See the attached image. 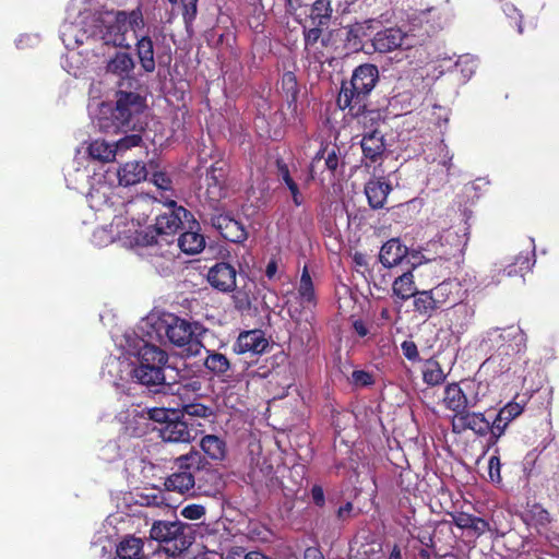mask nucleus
I'll list each match as a JSON object with an SVG mask.
<instances>
[{
	"label": "nucleus",
	"mask_w": 559,
	"mask_h": 559,
	"mask_svg": "<svg viewBox=\"0 0 559 559\" xmlns=\"http://www.w3.org/2000/svg\"><path fill=\"white\" fill-rule=\"evenodd\" d=\"M162 202L167 211L156 217L152 229L135 231L134 245L150 248L151 263L159 273L168 274L171 271L175 254L169 249H164L165 246H169V242L165 240V245H163L164 239L158 240L157 237L175 234L181 227L183 221L191 217V214L183 206L177 205L176 201L171 199L166 198Z\"/></svg>",
	"instance_id": "nucleus-1"
},
{
	"label": "nucleus",
	"mask_w": 559,
	"mask_h": 559,
	"mask_svg": "<svg viewBox=\"0 0 559 559\" xmlns=\"http://www.w3.org/2000/svg\"><path fill=\"white\" fill-rule=\"evenodd\" d=\"M129 354L138 358V365L132 369V377L147 388L163 386L171 390L176 377H167V370H174L168 365V353L144 340L135 338L129 345Z\"/></svg>",
	"instance_id": "nucleus-2"
},
{
	"label": "nucleus",
	"mask_w": 559,
	"mask_h": 559,
	"mask_svg": "<svg viewBox=\"0 0 559 559\" xmlns=\"http://www.w3.org/2000/svg\"><path fill=\"white\" fill-rule=\"evenodd\" d=\"M379 79L378 68L373 64H361L355 69L349 82H343L337 97L341 109H348L349 114L359 118L361 124L379 120V111L367 110L366 99L374 88Z\"/></svg>",
	"instance_id": "nucleus-3"
},
{
	"label": "nucleus",
	"mask_w": 559,
	"mask_h": 559,
	"mask_svg": "<svg viewBox=\"0 0 559 559\" xmlns=\"http://www.w3.org/2000/svg\"><path fill=\"white\" fill-rule=\"evenodd\" d=\"M146 108L145 99L138 93L119 91L117 93L116 107L110 116L103 115L98 118L97 126L106 133L119 131H142L145 122L143 120Z\"/></svg>",
	"instance_id": "nucleus-4"
},
{
	"label": "nucleus",
	"mask_w": 559,
	"mask_h": 559,
	"mask_svg": "<svg viewBox=\"0 0 559 559\" xmlns=\"http://www.w3.org/2000/svg\"><path fill=\"white\" fill-rule=\"evenodd\" d=\"M157 330L164 332L168 342L179 348H185L187 357L200 355L202 337L206 329L199 322H190L173 313H164L157 321Z\"/></svg>",
	"instance_id": "nucleus-5"
},
{
	"label": "nucleus",
	"mask_w": 559,
	"mask_h": 559,
	"mask_svg": "<svg viewBox=\"0 0 559 559\" xmlns=\"http://www.w3.org/2000/svg\"><path fill=\"white\" fill-rule=\"evenodd\" d=\"M150 537L156 540L168 556L175 557L193 544L194 530L190 524L179 520H159L152 524Z\"/></svg>",
	"instance_id": "nucleus-6"
},
{
	"label": "nucleus",
	"mask_w": 559,
	"mask_h": 559,
	"mask_svg": "<svg viewBox=\"0 0 559 559\" xmlns=\"http://www.w3.org/2000/svg\"><path fill=\"white\" fill-rule=\"evenodd\" d=\"M177 472L169 475L164 483L168 491L189 493L194 489L197 473L205 469L209 465L202 453L195 449L179 455L174 460Z\"/></svg>",
	"instance_id": "nucleus-7"
},
{
	"label": "nucleus",
	"mask_w": 559,
	"mask_h": 559,
	"mask_svg": "<svg viewBox=\"0 0 559 559\" xmlns=\"http://www.w3.org/2000/svg\"><path fill=\"white\" fill-rule=\"evenodd\" d=\"M142 138L139 133L127 135L116 143H108L104 140H95L87 147L88 155L92 159L110 163L114 162L119 152L139 146Z\"/></svg>",
	"instance_id": "nucleus-8"
},
{
	"label": "nucleus",
	"mask_w": 559,
	"mask_h": 559,
	"mask_svg": "<svg viewBox=\"0 0 559 559\" xmlns=\"http://www.w3.org/2000/svg\"><path fill=\"white\" fill-rule=\"evenodd\" d=\"M102 39L106 45L123 47L126 44L127 26H124V11L107 12L102 17Z\"/></svg>",
	"instance_id": "nucleus-9"
},
{
	"label": "nucleus",
	"mask_w": 559,
	"mask_h": 559,
	"mask_svg": "<svg viewBox=\"0 0 559 559\" xmlns=\"http://www.w3.org/2000/svg\"><path fill=\"white\" fill-rule=\"evenodd\" d=\"M381 117L379 120L373 122L369 121L365 128V134L361 139V150L365 159H369L371 163L379 162L385 151L384 135L379 131L378 126L381 123Z\"/></svg>",
	"instance_id": "nucleus-10"
},
{
	"label": "nucleus",
	"mask_w": 559,
	"mask_h": 559,
	"mask_svg": "<svg viewBox=\"0 0 559 559\" xmlns=\"http://www.w3.org/2000/svg\"><path fill=\"white\" fill-rule=\"evenodd\" d=\"M452 431L461 435L466 430H472L477 436L484 437L489 433V420L483 413L464 412L463 414L454 415L451 420Z\"/></svg>",
	"instance_id": "nucleus-11"
},
{
	"label": "nucleus",
	"mask_w": 559,
	"mask_h": 559,
	"mask_svg": "<svg viewBox=\"0 0 559 559\" xmlns=\"http://www.w3.org/2000/svg\"><path fill=\"white\" fill-rule=\"evenodd\" d=\"M409 36L399 27H389L376 33L372 46L379 52H390L397 48L411 47Z\"/></svg>",
	"instance_id": "nucleus-12"
},
{
	"label": "nucleus",
	"mask_w": 559,
	"mask_h": 559,
	"mask_svg": "<svg viewBox=\"0 0 559 559\" xmlns=\"http://www.w3.org/2000/svg\"><path fill=\"white\" fill-rule=\"evenodd\" d=\"M211 225L219 231L222 237L231 242H242L247 239L245 227L227 214H215L210 218Z\"/></svg>",
	"instance_id": "nucleus-13"
},
{
	"label": "nucleus",
	"mask_w": 559,
	"mask_h": 559,
	"mask_svg": "<svg viewBox=\"0 0 559 559\" xmlns=\"http://www.w3.org/2000/svg\"><path fill=\"white\" fill-rule=\"evenodd\" d=\"M236 270L233 265L218 262L207 273V281L211 286L219 292H233L236 287Z\"/></svg>",
	"instance_id": "nucleus-14"
},
{
	"label": "nucleus",
	"mask_w": 559,
	"mask_h": 559,
	"mask_svg": "<svg viewBox=\"0 0 559 559\" xmlns=\"http://www.w3.org/2000/svg\"><path fill=\"white\" fill-rule=\"evenodd\" d=\"M477 402V397H468L457 383H451L444 388L443 404L454 415L463 414L467 408L475 407Z\"/></svg>",
	"instance_id": "nucleus-15"
},
{
	"label": "nucleus",
	"mask_w": 559,
	"mask_h": 559,
	"mask_svg": "<svg viewBox=\"0 0 559 559\" xmlns=\"http://www.w3.org/2000/svg\"><path fill=\"white\" fill-rule=\"evenodd\" d=\"M157 430L162 440L168 443H190L195 438L194 430L179 419H171Z\"/></svg>",
	"instance_id": "nucleus-16"
},
{
	"label": "nucleus",
	"mask_w": 559,
	"mask_h": 559,
	"mask_svg": "<svg viewBox=\"0 0 559 559\" xmlns=\"http://www.w3.org/2000/svg\"><path fill=\"white\" fill-rule=\"evenodd\" d=\"M157 199L148 195H136L124 203L126 215L136 225L146 223L153 212V204Z\"/></svg>",
	"instance_id": "nucleus-17"
},
{
	"label": "nucleus",
	"mask_w": 559,
	"mask_h": 559,
	"mask_svg": "<svg viewBox=\"0 0 559 559\" xmlns=\"http://www.w3.org/2000/svg\"><path fill=\"white\" fill-rule=\"evenodd\" d=\"M267 346L269 342L262 331L251 330L240 333L234 348L238 354H262Z\"/></svg>",
	"instance_id": "nucleus-18"
},
{
	"label": "nucleus",
	"mask_w": 559,
	"mask_h": 559,
	"mask_svg": "<svg viewBox=\"0 0 559 559\" xmlns=\"http://www.w3.org/2000/svg\"><path fill=\"white\" fill-rule=\"evenodd\" d=\"M474 314V308L463 302L454 305L445 313L450 322V329L455 333H463L471 324Z\"/></svg>",
	"instance_id": "nucleus-19"
},
{
	"label": "nucleus",
	"mask_w": 559,
	"mask_h": 559,
	"mask_svg": "<svg viewBox=\"0 0 559 559\" xmlns=\"http://www.w3.org/2000/svg\"><path fill=\"white\" fill-rule=\"evenodd\" d=\"M135 62L131 53L117 51L110 57L106 64L107 73L114 74L121 80L132 78Z\"/></svg>",
	"instance_id": "nucleus-20"
},
{
	"label": "nucleus",
	"mask_w": 559,
	"mask_h": 559,
	"mask_svg": "<svg viewBox=\"0 0 559 559\" xmlns=\"http://www.w3.org/2000/svg\"><path fill=\"white\" fill-rule=\"evenodd\" d=\"M135 50L141 68L146 73L154 72L156 69V61L152 37L148 35H136Z\"/></svg>",
	"instance_id": "nucleus-21"
},
{
	"label": "nucleus",
	"mask_w": 559,
	"mask_h": 559,
	"mask_svg": "<svg viewBox=\"0 0 559 559\" xmlns=\"http://www.w3.org/2000/svg\"><path fill=\"white\" fill-rule=\"evenodd\" d=\"M390 191L391 186L380 178L370 179L365 185V194L370 207L373 210H379L384 206Z\"/></svg>",
	"instance_id": "nucleus-22"
},
{
	"label": "nucleus",
	"mask_w": 559,
	"mask_h": 559,
	"mask_svg": "<svg viewBox=\"0 0 559 559\" xmlns=\"http://www.w3.org/2000/svg\"><path fill=\"white\" fill-rule=\"evenodd\" d=\"M117 175L119 185L123 187H129L146 179L147 170L144 163L132 160L123 164L118 169Z\"/></svg>",
	"instance_id": "nucleus-23"
},
{
	"label": "nucleus",
	"mask_w": 559,
	"mask_h": 559,
	"mask_svg": "<svg viewBox=\"0 0 559 559\" xmlns=\"http://www.w3.org/2000/svg\"><path fill=\"white\" fill-rule=\"evenodd\" d=\"M407 255V248L399 239H390L380 250L379 260L385 267L400 264Z\"/></svg>",
	"instance_id": "nucleus-24"
},
{
	"label": "nucleus",
	"mask_w": 559,
	"mask_h": 559,
	"mask_svg": "<svg viewBox=\"0 0 559 559\" xmlns=\"http://www.w3.org/2000/svg\"><path fill=\"white\" fill-rule=\"evenodd\" d=\"M118 559H144L143 542L134 536L124 537L117 546Z\"/></svg>",
	"instance_id": "nucleus-25"
},
{
	"label": "nucleus",
	"mask_w": 559,
	"mask_h": 559,
	"mask_svg": "<svg viewBox=\"0 0 559 559\" xmlns=\"http://www.w3.org/2000/svg\"><path fill=\"white\" fill-rule=\"evenodd\" d=\"M206 358L204 359V367L211 373L216 377L226 376L230 370V361L229 359L222 353H218L213 349H205Z\"/></svg>",
	"instance_id": "nucleus-26"
},
{
	"label": "nucleus",
	"mask_w": 559,
	"mask_h": 559,
	"mask_svg": "<svg viewBox=\"0 0 559 559\" xmlns=\"http://www.w3.org/2000/svg\"><path fill=\"white\" fill-rule=\"evenodd\" d=\"M393 295L401 300H408L417 290L414 283V276L411 271L397 276L392 285Z\"/></svg>",
	"instance_id": "nucleus-27"
},
{
	"label": "nucleus",
	"mask_w": 559,
	"mask_h": 559,
	"mask_svg": "<svg viewBox=\"0 0 559 559\" xmlns=\"http://www.w3.org/2000/svg\"><path fill=\"white\" fill-rule=\"evenodd\" d=\"M300 304L304 307L314 306L317 297L314 293L313 282L309 274L308 267L305 266L301 272L299 286L297 288Z\"/></svg>",
	"instance_id": "nucleus-28"
},
{
	"label": "nucleus",
	"mask_w": 559,
	"mask_h": 559,
	"mask_svg": "<svg viewBox=\"0 0 559 559\" xmlns=\"http://www.w3.org/2000/svg\"><path fill=\"white\" fill-rule=\"evenodd\" d=\"M202 451L212 460L221 461L226 455L225 442L215 435H206L201 439Z\"/></svg>",
	"instance_id": "nucleus-29"
},
{
	"label": "nucleus",
	"mask_w": 559,
	"mask_h": 559,
	"mask_svg": "<svg viewBox=\"0 0 559 559\" xmlns=\"http://www.w3.org/2000/svg\"><path fill=\"white\" fill-rule=\"evenodd\" d=\"M121 224V218H116L108 227H102L94 231L93 237L94 241L98 246H106L115 240H122L124 238H129L130 236L126 235V231H115L114 227L118 228Z\"/></svg>",
	"instance_id": "nucleus-30"
},
{
	"label": "nucleus",
	"mask_w": 559,
	"mask_h": 559,
	"mask_svg": "<svg viewBox=\"0 0 559 559\" xmlns=\"http://www.w3.org/2000/svg\"><path fill=\"white\" fill-rule=\"evenodd\" d=\"M178 247L187 254H197L205 247V239L197 231H186L179 236Z\"/></svg>",
	"instance_id": "nucleus-31"
},
{
	"label": "nucleus",
	"mask_w": 559,
	"mask_h": 559,
	"mask_svg": "<svg viewBox=\"0 0 559 559\" xmlns=\"http://www.w3.org/2000/svg\"><path fill=\"white\" fill-rule=\"evenodd\" d=\"M414 309L419 314L430 318L438 307V300L436 301L430 290L417 292L414 296Z\"/></svg>",
	"instance_id": "nucleus-32"
},
{
	"label": "nucleus",
	"mask_w": 559,
	"mask_h": 559,
	"mask_svg": "<svg viewBox=\"0 0 559 559\" xmlns=\"http://www.w3.org/2000/svg\"><path fill=\"white\" fill-rule=\"evenodd\" d=\"M488 340L493 342L496 341L498 343L499 340L502 342H508L511 340H516L519 343H516V346H520L524 340L525 336L520 328L510 326L504 330H500L499 328L490 329L487 332Z\"/></svg>",
	"instance_id": "nucleus-33"
},
{
	"label": "nucleus",
	"mask_w": 559,
	"mask_h": 559,
	"mask_svg": "<svg viewBox=\"0 0 559 559\" xmlns=\"http://www.w3.org/2000/svg\"><path fill=\"white\" fill-rule=\"evenodd\" d=\"M277 171H278V177L282 179V181L286 185V187L290 191L293 202L295 203L296 206H300L304 202V198L299 191L298 185L290 177L289 169H288L287 165L281 160H277Z\"/></svg>",
	"instance_id": "nucleus-34"
},
{
	"label": "nucleus",
	"mask_w": 559,
	"mask_h": 559,
	"mask_svg": "<svg viewBox=\"0 0 559 559\" xmlns=\"http://www.w3.org/2000/svg\"><path fill=\"white\" fill-rule=\"evenodd\" d=\"M424 382L428 385H439L444 382L445 374L437 360L429 359L423 369Z\"/></svg>",
	"instance_id": "nucleus-35"
},
{
	"label": "nucleus",
	"mask_w": 559,
	"mask_h": 559,
	"mask_svg": "<svg viewBox=\"0 0 559 559\" xmlns=\"http://www.w3.org/2000/svg\"><path fill=\"white\" fill-rule=\"evenodd\" d=\"M332 16L331 3L328 0H317L311 9L310 17L318 26L328 25Z\"/></svg>",
	"instance_id": "nucleus-36"
},
{
	"label": "nucleus",
	"mask_w": 559,
	"mask_h": 559,
	"mask_svg": "<svg viewBox=\"0 0 559 559\" xmlns=\"http://www.w3.org/2000/svg\"><path fill=\"white\" fill-rule=\"evenodd\" d=\"M325 150H320L316 156L313 157L311 165H310V171L313 173L317 168L318 164L324 159L325 167L334 171L337 168L338 165V157L336 155V152L334 148L331 150V152L328 153L326 156H324Z\"/></svg>",
	"instance_id": "nucleus-37"
},
{
	"label": "nucleus",
	"mask_w": 559,
	"mask_h": 559,
	"mask_svg": "<svg viewBox=\"0 0 559 559\" xmlns=\"http://www.w3.org/2000/svg\"><path fill=\"white\" fill-rule=\"evenodd\" d=\"M523 412V406L515 402L508 403L504 407H502L497 416L499 417V421L511 423L514 418L521 415Z\"/></svg>",
	"instance_id": "nucleus-38"
},
{
	"label": "nucleus",
	"mask_w": 559,
	"mask_h": 559,
	"mask_svg": "<svg viewBox=\"0 0 559 559\" xmlns=\"http://www.w3.org/2000/svg\"><path fill=\"white\" fill-rule=\"evenodd\" d=\"M532 264L533 262L532 259L530 258V254L521 253L520 255L516 257L514 264L508 267V275L512 276L519 273L523 274L524 272L530 271Z\"/></svg>",
	"instance_id": "nucleus-39"
},
{
	"label": "nucleus",
	"mask_w": 559,
	"mask_h": 559,
	"mask_svg": "<svg viewBox=\"0 0 559 559\" xmlns=\"http://www.w3.org/2000/svg\"><path fill=\"white\" fill-rule=\"evenodd\" d=\"M124 26L130 27L135 36L136 32L144 27V19L140 9L132 10L130 12L124 11Z\"/></svg>",
	"instance_id": "nucleus-40"
},
{
	"label": "nucleus",
	"mask_w": 559,
	"mask_h": 559,
	"mask_svg": "<svg viewBox=\"0 0 559 559\" xmlns=\"http://www.w3.org/2000/svg\"><path fill=\"white\" fill-rule=\"evenodd\" d=\"M199 0H180L182 7V17L187 28H189L198 14Z\"/></svg>",
	"instance_id": "nucleus-41"
},
{
	"label": "nucleus",
	"mask_w": 559,
	"mask_h": 559,
	"mask_svg": "<svg viewBox=\"0 0 559 559\" xmlns=\"http://www.w3.org/2000/svg\"><path fill=\"white\" fill-rule=\"evenodd\" d=\"M183 412L193 417H200V418H206L210 417L213 412L210 407L200 404V403H192V404H186L183 405Z\"/></svg>",
	"instance_id": "nucleus-42"
},
{
	"label": "nucleus",
	"mask_w": 559,
	"mask_h": 559,
	"mask_svg": "<svg viewBox=\"0 0 559 559\" xmlns=\"http://www.w3.org/2000/svg\"><path fill=\"white\" fill-rule=\"evenodd\" d=\"M451 283L443 282L430 290L435 300H438L439 308L448 301L449 295L451 294Z\"/></svg>",
	"instance_id": "nucleus-43"
},
{
	"label": "nucleus",
	"mask_w": 559,
	"mask_h": 559,
	"mask_svg": "<svg viewBox=\"0 0 559 559\" xmlns=\"http://www.w3.org/2000/svg\"><path fill=\"white\" fill-rule=\"evenodd\" d=\"M509 423L499 421V417L496 416L493 421H489V443L495 444L499 438L504 433Z\"/></svg>",
	"instance_id": "nucleus-44"
},
{
	"label": "nucleus",
	"mask_w": 559,
	"mask_h": 559,
	"mask_svg": "<svg viewBox=\"0 0 559 559\" xmlns=\"http://www.w3.org/2000/svg\"><path fill=\"white\" fill-rule=\"evenodd\" d=\"M180 514L188 520H199L205 514V508L202 504H188Z\"/></svg>",
	"instance_id": "nucleus-45"
},
{
	"label": "nucleus",
	"mask_w": 559,
	"mask_h": 559,
	"mask_svg": "<svg viewBox=\"0 0 559 559\" xmlns=\"http://www.w3.org/2000/svg\"><path fill=\"white\" fill-rule=\"evenodd\" d=\"M488 469H489V478L492 483H500L501 481V463L499 457L491 456L488 462Z\"/></svg>",
	"instance_id": "nucleus-46"
},
{
	"label": "nucleus",
	"mask_w": 559,
	"mask_h": 559,
	"mask_svg": "<svg viewBox=\"0 0 559 559\" xmlns=\"http://www.w3.org/2000/svg\"><path fill=\"white\" fill-rule=\"evenodd\" d=\"M401 348L403 355L411 361H416L419 359V353L417 345L413 341H404L401 344Z\"/></svg>",
	"instance_id": "nucleus-47"
},
{
	"label": "nucleus",
	"mask_w": 559,
	"mask_h": 559,
	"mask_svg": "<svg viewBox=\"0 0 559 559\" xmlns=\"http://www.w3.org/2000/svg\"><path fill=\"white\" fill-rule=\"evenodd\" d=\"M150 418L156 423H159L160 426L169 423L171 419L169 418L170 412L166 408H152L148 412Z\"/></svg>",
	"instance_id": "nucleus-48"
},
{
	"label": "nucleus",
	"mask_w": 559,
	"mask_h": 559,
	"mask_svg": "<svg viewBox=\"0 0 559 559\" xmlns=\"http://www.w3.org/2000/svg\"><path fill=\"white\" fill-rule=\"evenodd\" d=\"M176 384H178V381L176 382ZM180 388L187 389L193 393H200L203 388V382L198 378L187 379L183 382L179 383L177 392L180 391Z\"/></svg>",
	"instance_id": "nucleus-49"
},
{
	"label": "nucleus",
	"mask_w": 559,
	"mask_h": 559,
	"mask_svg": "<svg viewBox=\"0 0 559 559\" xmlns=\"http://www.w3.org/2000/svg\"><path fill=\"white\" fill-rule=\"evenodd\" d=\"M152 182L160 190L167 191L171 189V180L164 173H155Z\"/></svg>",
	"instance_id": "nucleus-50"
},
{
	"label": "nucleus",
	"mask_w": 559,
	"mask_h": 559,
	"mask_svg": "<svg viewBox=\"0 0 559 559\" xmlns=\"http://www.w3.org/2000/svg\"><path fill=\"white\" fill-rule=\"evenodd\" d=\"M283 86L292 93L293 98L296 97L297 94V82L294 73L287 72L283 75L282 80Z\"/></svg>",
	"instance_id": "nucleus-51"
},
{
	"label": "nucleus",
	"mask_w": 559,
	"mask_h": 559,
	"mask_svg": "<svg viewBox=\"0 0 559 559\" xmlns=\"http://www.w3.org/2000/svg\"><path fill=\"white\" fill-rule=\"evenodd\" d=\"M352 379L356 385H361V386L371 384V382H372L371 376L364 370H355L352 373Z\"/></svg>",
	"instance_id": "nucleus-52"
},
{
	"label": "nucleus",
	"mask_w": 559,
	"mask_h": 559,
	"mask_svg": "<svg viewBox=\"0 0 559 559\" xmlns=\"http://www.w3.org/2000/svg\"><path fill=\"white\" fill-rule=\"evenodd\" d=\"M472 514L461 512L453 516L454 524L460 528H468L473 523Z\"/></svg>",
	"instance_id": "nucleus-53"
},
{
	"label": "nucleus",
	"mask_w": 559,
	"mask_h": 559,
	"mask_svg": "<svg viewBox=\"0 0 559 559\" xmlns=\"http://www.w3.org/2000/svg\"><path fill=\"white\" fill-rule=\"evenodd\" d=\"M321 34H322V31H321L320 26H318V25L316 27H312L309 31H307L305 33L306 48L314 45L319 40Z\"/></svg>",
	"instance_id": "nucleus-54"
},
{
	"label": "nucleus",
	"mask_w": 559,
	"mask_h": 559,
	"mask_svg": "<svg viewBox=\"0 0 559 559\" xmlns=\"http://www.w3.org/2000/svg\"><path fill=\"white\" fill-rule=\"evenodd\" d=\"M90 199H91L93 206L100 205V202H99L100 199H104L105 204H107V203H110V205L112 204V202H110V198L107 195L106 191H102L100 189L93 190L90 193Z\"/></svg>",
	"instance_id": "nucleus-55"
},
{
	"label": "nucleus",
	"mask_w": 559,
	"mask_h": 559,
	"mask_svg": "<svg viewBox=\"0 0 559 559\" xmlns=\"http://www.w3.org/2000/svg\"><path fill=\"white\" fill-rule=\"evenodd\" d=\"M439 152H440V154H442V159L440 160V164L442 166H444L447 168V170L449 171L451 168V165H452L451 162H452L453 155L450 154L448 146L443 143H440Z\"/></svg>",
	"instance_id": "nucleus-56"
},
{
	"label": "nucleus",
	"mask_w": 559,
	"mask_h": 559,
	"mask_svg": "<svg viewBox=\"0 0 559 559\" xmlns=\"http://www.w3.org/2000/svg\"><path fill=\"white\" fill-rule=\"evenodd\" d=\"M311 498L317 506L322 507L324 504V492L321 486L314 485L311 488Z\"/></svg>",
	"instance_id": "nucleus-57"
},
{
	"label": "nucleus",
	"mask_w": 559,
	"mask_h": 559,
	"mask_svg": "<svg viewBox=\"0 0 559 559\" xmlns=\"http://www.w3.org/2000/svg\"><path fill=\"white\" fill-rule=\"evenodd\" d=\"M468 528L473 530L477 535H480L487 531L488 523L480 518L473 516V523Z\"/></svg>",
	"instance_id": "nucleus-58"
},
{
	"label": "nucleus",
	"mask_w": 559,
	"mask_h": 559,
	"mask_svg": "<svg viewBox=\"0 0 559 559\" xmlns=\"http://www.w3.org/2000/svg\"><path fill=\"white\" fill-rule=\"evenodd\" d=\"M353 511V503L347 502L344 506L340 507L337 510V518L342 521H346L350 518Z\"/></svg>",
	"instance_id": "nucleus-59"
},
{
	"label": "nucleus",
	"mask_w": 559,
	"mask_h": 559,
	"mask_svg": "<svg viewBox=\"0 0 559 559\" xmlns=\"http://www.w3.org/2000/svg\"><path fill=\"white\" fill-rule=\"evenodd\" d=\"M304 559H324L319 548L309 547L305 550Z\"/></svg>",
	"instance_id": "nucleus-60"
},
{
	"label": "nucleus",
	"mask_w": 559,
	"mask_h": 559,
	"mask_svg": "<svg viewBox=\"0 0 559 559\" xmlns=\"http://www.w3.org/2000/svg\"><path fill=\"white\" fill-rule=\"evenodd\" d=\"M277 272V263L275 261H270L265 269V275L267 278L272 280Z\"/></svg>",
	"instance_id": "nucleus-61"
},
{
	"label": "nucleus",
	"mask_w": 559,
	"mask_h": 559,
	"mask_svg": "<svg viewBox=\"0 0 559 559\" xmlns=\"http://www.w3.org/2000/svg\"><path fill=\"white\" fill-rule=\"evenodd\" d=\"M354 328H355V331L360 335V336H365L367 334V329L365 326V324L361 322V321H356L354 323Z\"/></svg>",
	"instance_id": "nucleus-62"
},
{
	"label": "nucleus",
	"mask_w": 559,
	"mask_h": 559,
	"mask_svg": "<svg viewBox=\"0 0 559 559\" xmlns=\"http://www.w3.org/2000/svg\"><path fill=\"white\" fill-rule=\"evenodd\" d=\"M245 559H270V558L260 551H250L246 555Z\"/></svg>",
	"instance_id": "nucleus-63"
},
{
	"label": "nucleus",
	"mask_w": 559,
	"mask_h": 559,
	"mask_svg": "<svg viewBox=\"0 0 559 559\" xmlns=\"http://www.w3.org/2000/svg\"><path fill=\"white\" fill-rule=\"evenodd\" d=\"M402 556H401V550L399 549L397 546H395L392 550V552L390 554V558L389 559H401Z\"/></svg>",
	"instance_id": "nucleus-64"
}]
</instances>
